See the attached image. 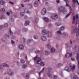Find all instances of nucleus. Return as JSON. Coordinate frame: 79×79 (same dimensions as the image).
Masks as SVG:
<instances>
[{"label": "nucleus", "mask_w": 79, "mask_h": 79, "mask_svg": "<svg viewBox=\"0 0 79 79\" xmlns=\"http://www.w3.org/2000/svg\"><path fill=\"white\" fill-rule=\"evenodd\" d=\"M7 67V68L9 67V65L6 63H3L1 64H0V69H2L3 68H6Z\"/></svg>", "instance_id": "nucleus-1"}, {"label": "nucleus", "mask_w": 79, "mask_h": 79, "mask_svg": "<svg viewBox=\"0 0 79 79\" xmlns=\"http://www.w3.org/2000/svg\"><path fill=\"white\" fill-rule=\"evenodd\" d=\"M34 61H35L36 60V64H39L41 63V59L40 58H38L37 57H36L35 58H34Z\"/></svg>", "instance_id": "nucleus-2"}, {"label": "nucleus", "mask_w": 79, "mask_h": 79, "mask_svg": "<svg viewBox=\"0 0 79 79\" xmlns=\"http://www.w3.org/2000/svg\"><path fill=\"white\" fill-rule=\"evenodd\" d=\"M51 18L53 19H56L58 18V15L55 14H52L51 15Z\"/></svg>", "instance_id": "nucleus-3"}, {"label": "nucleus", "mask_w": 79, "mask_h": 79, "mask_svg": "<svg viewBox=\"0 0 79 79\" xmlns=\"http://www.w3.org/2000/svg\"><path fill=\"white\" fill-rule=\"evenodd\" d=\"M72 56V53H67L65 55V57L66 58H69V57Z\"/></svg>", "instance_id": "nucleus-4"}, {"label": "nucleus", "mask_w": 79, "mask_h": 79, "mask_svg": "<svg viewBox=\"0 0 79 79\" xmlns=\"http://www.w3.org/2000/svg\"><path fill=\"white\" fill-rule=\"evenodd\" d=\"M59 10L60 11L63 12V11H64V7L63 6H60L59 7Z\"/></svg>", "instance_id": "nucleus-5"}, {"label": "nucleus", "mask_w": 79, "mask_h": 79, "mask_svg": "<svg viewBox=\"0 0 79 79\" xmlns=\"http://www.w3.org/2000/svg\"><path fill=\"white\" fill-rule=\"evenodd\" d=\"M70 69L72 71H74L75 70V68H76V66L74 65H70Z\"/></svg>", "instance_id": "nucleus-6"}, {"label": "nucleus", "mask_w": 79, "mask_h": 79, "mask_svg": "<svg viewBox=\"0 0 79 79\" xmlns=\"http://www.w3.org/2000/svg\"><path fill=\"white\" fill-rule=\"evenodd\" d=\"M41 39L43 41H46L47 40V38L44 36H42Z\"/></svg>", "instance_id": "nucleus-7"}, {"label": "nucleus", "mask_w": 79, "mask_h": 79, "mask_svg": "<svg viewBox=\"0 0 79 79\" xmlns=\"http://www.w3.org/2000/svg\"><path fill=\"white\" fill-rule=\"evenodd\" d=\"M47 32L46 31V30L45 29L42 30L41 34H42V35H45L46 34H47Z\"/></svg>", "instance_id": "nucleus-8"}, {"label": "nucleus", "mask_w": 79, "mask_h": 79, "mask_svg": "<svg viewBox=\"0 0 79 79\" xmlns=\"http://www.w3.org/2000/svg\"><path fill=\"white\" fill-rule=\"evenodd\" d=\"M77 61H78V69H79V54L78 53H77Z\"/></svg>", "instance_id": "nucleus-9"}, {"label": "nucleus", "mask_w": 79, "mask_h": 79, "mask_svg": "<svg viewBox=\"0 0 79 79\" xmlns=\"http://www.w3.org/2000/svg\"><path fill=\"white\" fill-rule=\"evenodd\" d=\"M43 19L45 22L46 23H48V21H49V19H48V18L47 17H43Z\"/></svg>", "instance_id": "nucleus-10"}, {"label": "nucleus", "mask_w": 79, "mask_h": 79, "mask_svg": "<svg viewBox=\"0 0 79 79\" xmlns=\"http://www.w3.org/2000/svg\"><path fill=\"white\" fill-rule=\"evenodd\" d=\"M41 13L43 15H45V14L46 13V9H43L41 11Z\"/></svg>", "instance_id": "nucleus-11"}, {"label": "nucleus", "mask_w": 79, "mask_h": 79, "mask_svg": "<svg viewBox=\"0 0 79 79\" xmlns=\"http://www.w3.org/2000/svg\"><path fill=\"white\" fill-rule=\"evenodd\" d=\"M72 2H73V7H75L76 6L75 5V3H76V2L77 3V4L79 5V2L78 1H72Z\"/></svg>", "instance_id": "nucleus-12"}, {"label": "nucleus", "mask_w": 79, "mask_h": 79, "mask_svg": "<svg viewBox=\"0 0 79 79\" xmlns=\"http://www.w3.org/2000/svg\"><path fill=\"white\" fill-rule=\"evenodd\" d=\"M8 74L9 75V76H12V75H13L14 74V73L12 71L10 70L8 72Z\"/></svg>", "instance_id": "nucleus-13"}, {"label": "nucleus", "mask_w": 79, "mask_h": 79, "mask_svg": "<svg viewBox=\"0 0 79 79\" xmlns=\"http://www.w3.org/2000/svg\"><path fill=\"white\" fill-rule=\"evenodd\" d=\"M0 12L1 13H4L5 12V10L4 8H2L0 10Z\"/></svg>", "instance_id": "nucleus-14"}, {"label": "nucleus", "mask_w": 79, "mask_h": 79, "mask_svg": "<svg viewBox=\"0 0 79 79\" xmlns=\"http://www.w3.org/2000/svg\"><path fill=\"white\" fill-rule=\"evenodd\" d=\"M52 71V68L50 67H49L47 69V72H48V73L51 72Z\"/></svg>", "instance_id": "nucleus-15"}, {"label": "nucleus", "mask_w": 79, "mask_h": 79, "mask_svg": "<svg viewBox=\"0 0 79 79\" xmlns=\"http://www.w3.org/2000/svg\"><path fill=\"white\" fill-rule=\"evenodd\" d=\"M46 34L47 35L48 37H50L52 36V33L49 31H48Z\"/></svg>", "instance_id": "nucleus-16"}, {"label": "nucleus", "mask_w": 79, "mask_h": 79, "mask_svg": "<svg viewBox=\"0 0 79 79\" xmlns=\"http://www.w3.org/2000/svg\"><path fill=\"white\" fill-rule=\"evenodd\" d=\"M19 49H20V50H24V46L22 45H20L19 46Z\"/></svg>", "instance_id": "nucleus-17"}, {"label": "nucleus", "mask_w": 79, "mask_h": 79, "mask_svg": "<svg viewBox=\"0 0 79 79\" xmlns=\"http://www.w3.org/2000/svg\"><path fill=\"white\" fill-rule=\"evenodd\" d=\"M56 50L55 48H52L51 49L50 51L51 53H54V52H55V51Z\"/></svg>", "instance_id": "nucleus-18"}, {"label": "nucleus", "mask_w": 79, "mask_h": 79, "mask_svg": "<svg viewBox=\"0 0 79 79\" xmlns=\"http://www.w3.org/2000/svg\"><path fill=\"white\" fill-rule=\"evenodd\" d=\"M62 35L63 37L65 38V37H66L67 36V34H66V33H63L62 34Z\"/></svg>", "instance_id": "nucleus-19"}, {"label": "nucleus", "mask_w": 79, "mask_h": 79, "mask_svg": "<svg viewBox=\"0 0 79 79\" xmlns=\"http://www.w3.org/2000/svg\"><path fill=\"white\" fill-rule=\"evenodd\" d=\"M0 4L2 5H4L5 4V2L3 0L1 1H0Z\"/></svg>", "instance_id": "nucleus-20"}, {"label": "nucleus", "mask_w": 79, "mask_h": 79, "mask_svg": "<svg viewBox=\"0 0 79 79\" xmlns=\"http://www.w3.org/2000/svg\"><path fill=\"white\" fill-rule=\"evenodd\" d=\"M48 54H49V52H48V51H45L44 52V55H48Z\"/></svg>", "instance_id": "nucleus-21"}, {"label": "nucleus", "mask_w": 79, "mask_h": 79, "mask_svg": "<svg viewBox=\"0 0 79 79\" xmlns=\"http://www.w3.org/2000/svg\"><path fill=\"white\" fill-rule=\"evenodd\" d=\"M33 38L35 39H39V36L37 35H35L33 36Z\"/></svg>", "instance_id": "nucleus-22"}, {"label": "nucleus", "mask_w": 79, "mask_h": 79, "mask_svg": "<svg viewBox=\"0 0 79 79\" xmlns=\"http://www.w3.org/2000/svg\"><path fill=\"white\" fill-rule=\"evenodd\" d=\"M29 24V21H26L25 22L24 25L25 26H28Z\"/></svg>", "instance_id": "nucleus-23"}, {"label": "nucleus", "mask_w": 79, "mask_h": 79, "mask_svg": "<svg viewBox=\"0 0 79 79\" xmlns=\"http://www.w3.org/2000/svg\"><path fill=\"white\" fill-rule=\"evenodd\" d=\"M39 4L38 3V1H35L34 2V5L35 6H37Z\"/></svg>", "instance_id": "nucleus-24"}, {"label": "nucleus", "mask_w": 79, "mask_h": 79, "mask_svg": "<svg viewBox=\"0 0 79 79\" xmlns=\"http://www.w3.org/2000/svg\"><path fill=\"white\" fill-rule=\"evenodd\" d=\"M65 69L66 71H68V72H69V71H70V69L68 67H65Z\"/></svg>", "instance_id": "nucleus-25"}, {"label": "nucleus", "mask_w": 79, "mask_h": 79, "mask_svg": "<svg viewBox=\"0 0 79 79\" xmlns=\"http://www.w3.org/2000/svg\"><path fill=\"white\" fill-rule=\"evenodd\" d=\"M64 1L66 2V6H69V5L68 4V0H64Z\"/></svg>", "instance_id": "nucleus-26"}, {"label": "nucleus", "mask_w": 79, "mask_h": 79, "mask_svg": "<svg viewBox=\"0 0 79 79\" xmlns=\"http://www.w3.org/2000/svg\"><path fill=\"white\" fill-rule=\"evenodd\" d=\"M4 26L5 27L7 28L8 27V24L7 23H5L4 25Z\"/></svg>", "instance_id": "nucleus-27"}, {"label": "nucleus", "mask_w": 79, "mask_h": 79, "mask_svg": "<svg viewBox=\"0 0 79 79\" xmlns=\"http://www.w3.org/2000/svg\"><path fill=\"white\" fill-rule=\"evenodd\" d=\"M46 47L47 48H50L51 47V45L50 44H48L46 45Z\"/></svg>", "instance_id": "nucleus-28"}, {"label": "nucleus", "mask_w": 79, "mask_h": 79, "mask_svg": "<svg viewBox=\"0 0 79 79\" xmlns=\"http://www.w3.org/2000/svg\"><path fill=\"white\" fill-rule=\"evenodd\" d=\"M10 19L11 22H13L14 21V19H13V18L11 17H10Z\"/></svg>", "instance_id": "nucleus-29"}, {"label": "nucleus", "mask_w": 79, "mask_h": 79, "mask_svg": "<svg viewBox=\"0 0 79 79\" xmlns=\"http://www.w3.org/2000/svg\"><path fill=\"white\" fill-rule=\"evenodd\" d=\"M32 40L31 39V40H28L27 41V43H31V42H32Z\"/></svg>", "instance_id": "nucleus-30"}, {"label": "nucleus", "mask_w": 79, "mask_h": 79, "mask_svg": "<svg viewBox=\"0 0 79 79\" xmlns=\"http://www.w3.org/2000/svg\"><path fill=\"white\" fill-rule=\"evenodd\" d=\"M6 17L5 15H2L1 17V19H5Z\"/></svg>", "instance_id": "nucleus-31"}, {"label": "nucleus", "mask_w": 79, "mask_h": 79, "mask_svg": "<svg viewBox=\"0 0 79 79\" xmlns=\"http://www.w3.org/2000/svg\"><path fill=\"white\" fill-rule=\"evenodd\" d=\"M27 65L24 64L23 66V69H25V68H27Z\"/></svg>", "instance_id": "nucleus-32"}, {"label": "nucleus", "mask_w": 79, "mask_h": 79, "mask_svg": "<svg viewBox=\"0 0 79 79\" xmlns=\"http://www.w3.org/2000/svg\"><path fill=\"white\" fill-rule=\"evenodd\" d=\"M45 65V63L44 62H41L40 63V65L42 66H44Z\"/></svg>", "instance_id": "nucleus-33"}, {"label": "nucleus", "mask_w": 79, "mask_h": 79, "mask_svg": "<svg viewBox=\"0 0 79 79\" xmlns=\"http://www.w3.org/2000/svg\"><path fill=\"white\" fill-rule=\"evenodd\" d=\"M28 6L30 8H32V6L31 4H29Z\"/></svg>", "instance_id": "nucleus-34"}, {"label": "nucleus", "mask_w": 79, "mask_h": 79, "mask_svg": "<svg viewBox=\"0 0 79 79\" xmlns=\"http://www.w3.org/2000/svg\"><path fill=\"white\" fill-rule=\"evenodd\" d=\"M79 78L77 76H75L72 79H78Z\"/></svg>", "instance_id": "nucleus-35"}, {"label": "nucleus", "mask_w": 79, "mask_h": 79, "mask_svg": "<svg viewBox=\"0 0 79 79\" xmlns=\"http://www.w3.org/2000/svg\"><path fill=\"white\" fill-rule=\"evenodd\" d=\"M64 29V27H62L60 28V31H63Z\"/></svg>", "instance_id": "nucleus-36"}, {"label": "nucleus", "mask_w": 79, "mask_h": 79, "mask_svg": "<svg viewBox=\"0 0 79 79\" xmlns=\"http://www.w3.org/2000/svg\"><path fill=\"white\" fill-rule=\"evenodd\" d=\"M40 50H36V51L35 52V53H40Z\"/></svg>", "instance_id": "nucleus-37"}, {"label": "nucleus", "mask_w": 79, "mask_h": 79, "mask_svg": "<svg viewBox=\"0 0 79 79\" xmlns=\"http://www.w3.org/2000/svg\"><path fill=\"white\" fill-rule=\"evenodd\" d=\"M71 14V12H69L68 14L66 15L65 18H68V16H69V15H70Z\"/></svg>", "instance_id": "nucleus-38"}, {"label": "nucleus", "mask_w": 79, "mask_h": 79, "mask_svg": "<svg viewBox=\"0 0 79 79\" xmlns=\"http://www.w3.org/2000/svg\"><path fill=\"white\" fill-rule=\"evenodd\" d=\"M22 31L23 32H26L27 31V30L26 29V28H23L22 30Z\"/></svg>", "instance_id": "nucleus-39"}, {"label": "nucleus", "mask_w": 79, "mask_h": 79, "mask_svg": "<svg viewBox=\"0 0 79 79\" xmlns=\"http://www.w3.org/2000/svg\"><path fill=\"white\" fill-rule=\"evenodd\" d=\"M60 24H61V23H56V26H60Z\"/></svg>", "instance_id": "nucleus-40"}, {"label": "nucleus", "mask_w": 79, "mask_h": 79, "mask_svg": "<svg viewBox=\"0 0 79 79\" xmlns=\"http://www.w3.org/2000/svg\"><path fill=\"white\" fill-rule=\"evenodd\" d=\"M53 79H57V76L56 75H53Z\"/></svg>", "instance_id": "nucleus-41"}, {"label": "nucleus", "mask_w": 79, "mask_h": 79, "mask_svg": "<svg viewBox=\"0 0 79 79\" xmlns=\"http://www.w3.org/2000/svg\"><path fill=\"white\" fill-rule=\"evenodd\" d=\"M20 13L22 16H24V12H21Z\"/></svg>", "instance_id": "nucleus-42"}, {"label": "nucleus", "mask_w": 79, "mask_h": 79, "mask_svg": "<svg viewBox=\"0 0 79 79\" xmlns=\"http://www.w3.org/2000/svg\"><path fill=\"white\" fill-rule=\"evenodd\" d=\"M9 13H10V14H11V15H12V14H13V12H12L11 10H9Z\"/></svg>", "instance_id": "nucleus-43"}, {"label": "nucleus", "mask_w": 79, "mask_h": 79, "mask_svg": "<svg viewBox=\"0 0 79 79\" xmlns=\"http://www.w3.org/2000/svg\"><path fill=\"white\" fill-rule=\"evenodd\" d=\"M38 20L39 19H38V18H36L35 19V21L36 22V23H37V22H38Z\"/></svg>", "instance_id": "nucleus-44"}, {"label": "nucleus", "mask_w": 79, "mask_h": 79, "mask_svg": "<svg viewBox=\"0 0 79 79\" xmlns=\"http://www.w3.org/2000/svg\"><path fill=\"white\" fill-rule=\"evenodd\" d=\"M21 63H25V61L23 60H21Z\"/></svg>", "instance_id": "nucleus-45"}, {"label": "nucleus", "mask_w": 79, "mask_h": 79, "mask_svg": "<svg viewBox=\"0 0 79 79\" xmlns=\"http://www.w3.org/2000/svg\"><path fill=\"white\" fill-rule=\"evenodd\" d=\"M11 43L13 45L15 44V41H13V40H11Z\"/></svg>", "instance_id": "nucleus-46"}, {"label": "nucleus", "mask_w": 79, "mask_h": 79, "mask_svg": "<svg viewBox=\"0 0 79 79\" xmlns=\"http://www.w3.org/2000/svg\"><path fill=\"white\" fill-rule=\"evenodd\" d=\"M26 79H28V78H29V74H28V73L26 74Z\"/></svg>", "instance_id": "nucleus-47"}, {"label": "nucleus", "mask_w": 79, "mask_h": 79, "mask_svg": "<svg viewBox=\"0 0 79 79\" xmlns=\"http://www.w3.org/2000/svg\"><path fill=\"white\" fill-rule=\"evenodd\" d=\"M63 66V64L59 63V64H58L57 65L58 67H60V66Z\"/></svg>", "instance_id": "nucleus-48"}, {"label": "nucleus", "mask_w": 79, "mask_h": 79, "mask_svg": "<svg viewBox=\"0 0 79 79\" xmlns=\"http://www.w3.org/2000/svg\"><path fill=\"white\" fill-rule=\"evenodd\" d=\"M10 35H13V32H12V31H11V29H10Z\"/></svg>", "instance_id": "nucleus-49"}, {"label": "nucleus", "mask_w": 79, "mask_h": 79, "mask_svg": "<svg viewBox=\"0 0 79 79\" xmlns=\"http://www.w3.org/2000/svg\"><path fill=\"white\" fill-rule=\"evenodd\" d=\"M30 1V0H24V2H29Z\"/></svg>", "instance_id": "nucleus-50"}, {"label": "nucleus", "mask_w": 79, "mask_h": 79, "mask_svg": "<svg viewBox=\"0 0 79 79\" xmlns=\"http://www.w3.org/2000/svg\"><path fill=\"white\" fill-rule=\"evenodd\" d=\"M49 27H50L51 28V27H52V25L51 24H49L48 25Z\"/></svg>", "instance_id": "nucleus-51"}, {"label": "nucleus", "mask_w": 79, "mask_h": 79, "mask_svg": "<svg viewBox=\"0 0 79 79\" xmlns=\"http://www.w3.org/2000/svg\"><path fill=\"white\" fill-rule=\"evenodd\" d=\"M6 14L8 16H10V13L9 12H7Z\"/></svg>", "instance_id": "nucleus-52"}, {"label": "nucleus", "mask_w": 79, "mask_h": 79, "mask_svg": "<svg viewBox=\"0 0 79 79\" xmlns=\"http://www.w3.org/2000/svg\"><path fill=\"white\" fill-rule=\"evenodd\" d=\"M79 15H76V18H77V19H78V18H79Z\"/></svg>", "instance_id": "nucleus-53"}, {"label": "nucleus", "mask_w": 79, "mask_h": 79, "mask_svg": "<svg viewBox=\"0 0 79 79\" xmlns=\"http://www.w3.org/2000/svg\"><path fill=\"white\" fill-rule=\"evenodd\" d=\"M27 13H28V14H31V12H29V10H27Z\"/></svg>", "instance_id": "nucleus-54"}, {"label": "nucleus", "mask_w": 79, "mask_h": 79, "mask_svg": "<svg viewBox=\"0 0 79 79\" xmlns=\"http://www.w3.org/2000/svg\"><path fill=\"white\" fill-rule=\"evenodd\" d=\"M66 47H68L69 46V44H65Z\"/></svg>", "instance_id": "nucleus-55"}, {"label": "nucleus", "mask_w": 79, "mask_h": 79, "mask_svg": "<svg viewBox=\"0 0 79 79\" xmlns=\"http://www.w3.org/2000/svg\"><path fill=\"white\" fill-rule=\"evenodd\" d=\"M9 3L10 4H11V5H13V4H14V3L13 2H12L10 1L9 2Z\"/></svg>", "instance_id": "nucleus-56"}, {"label": "nucleus", "mask_w": 79, "mask_h": 79, "mask_svg": "<svg viewBox=\"0 0 79 79\" xmlns=\"http://www.w3.org/2000/svg\"><path fill=\"white\" fill-rule=\"evenodd\" d=\"M42 72L40 71L39 73H38V74H39V76H40V74H41V73H42Z\"/></svg>", "instance_id": "nucleus-57"}, {"label": "nucleus", "mask_w": 79, "mask_h": 79, "mask_svg": "<svg viewBox=\"0 0 79 79\" xmlns=\"http://www.w3.org/2000/svg\"><path fill=\"white\" fill-rule=\"evenodd\" d=\"M57 33H58V34H60L61 31H57Z\"/></svg>", "instance_id": "nucleus-58"}, {"label": "nucleus", "mask_w": 79, "mask_h": 79, "mask_svg": "<svg viewBox=\"0 0 79 79\" xmlns=\"http://www.w3.org/2000/svg\"><path fill=\"white\" fill-rule=\"evenodd\" d=\"M3 25L0 26V29H2L3 28Z\"/></svg>", "instance_id": "nucleus-59"}, {"label": "nucleus", "mask_w": 79, "mask_h": 79, "mask_svg": "<svg viewBox=\"0 0 79 79\" xmlns=\"http://www.w3.org/2000/svg\"><path fill=\"white\" fill-rule=\"evenodd\" d=\"M79 35V32H77V34H76V36H78V35Z\"/></svg>", "instance_id": "nucleus-60"}, {"label": "nucleus", "mask_w": 79, "mask_h": 79, "mask_svg": "<svg viewBox=\"0 0 79 79\" xmlns=\"http://www.w3.org/2000/svg\"><path fill=\"white\" fill-rule=\"evenodd\" d=\"M77 31V29H74L73 30V32H76Z\"/></svg>", "instance_id": "nucleus-61"}, {"label": "nucleus", "mask_w": 79, "mask_h": 79, "mask_svg": "<svg viewBox=\"0 0 79 79\" xmlns=\"http://www.w3.org/2000/svg\"><path fill=\"white\" fill-rule=\"evenodd\" d=\"M48 76L49 77H51L52 76V74H48Z\"/></svg>", "instance_id": "nucleus-62"}, {"label": "nucleus", "mask_w": 79, "mask_h": 79, "mask_svg": "<svg viewBox=\"0 0 79 79\" xmlns=\"http://www.w3.org/2000/svg\"><path fill=\"white\" fill-rule=\"evenodd\" d=\"M56 2H57V3H60V0H56Z\"/></svg>", "instance_id": "nucleus-63"}, {"label": "nucleus", "mask_w": 79, "mask_h": 79, "mask_svg": "<svg viewBox=\"0 0 79 79\" xmlns=\"http://www.w3.org/2000/svg\"><path fill=\"white\" fill-rule=\"evenodd\" d=\"M44 69H45L44 68H43L41 71L42 72H43V71H44Z\"/></svg>", "instance_id": "nucleus-64"}]
</instances>
